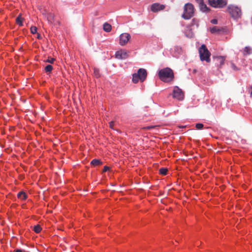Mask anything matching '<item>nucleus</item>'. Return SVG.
<instances>
[{
	"instance_id": "nucleus-1",
	"label": "nucleus",
	"mask_w": 252,
	"mask_h": 252,
	"mask_svg": "<svg viewBox=\"0 0 252 252\" xmlns=\"http://www.w3.org/2000/svg\"><path fill=\"white\" fill-rule=\"evenodd\" d=\"M158 74L159 79L164 82H170L174 78L173 71L168 67L159 70Z\"/></svg>"
},
{
	"instance_id": "nucleus-2",
	"label": "nucleus",
	"mask_w": 252,
	"mask_h": 252,
	"mask_svg": "<svg viewBox=\"0 0 252 252\" xmlns=\"http://www.w3.org/2000/svg\"><path fill=\"white\" fill-rule=\"evenodd\" d=\"M194 14L193 5L190 3H188L185 5L184 13L182 17L185 19H189Z\"/></svg>"
},
{
	"instance_id": "nucleus-3",
	"label": "nucleus",
	"mask_w": 252,
	"mask_h": 252,
	"mask_svg": "<svg viewBox=\"0 0 252 252\" xmlns=\"http://www.w3.org/2000/svg\"><path fill=\"white\" fill-rule=\"evenodd\" d=\"M228 11L231 17L234 19L240 18L241 16V10L238 6L233 5H229Z\"/></svg>"
},
{
	"instance_id": "nucleus-4",
	"label": "nucleus",
	"mask_w": 252,
	"mask_h": 252,
	"mask_svg": "<svg viewBox=\"0 0 252 252\" xmlns=\"http://www.w3.org/2000/svg\"><path fill=\"white\" fill-rule=\"evenodd\" d=\"M200 58L201 61H205L209 62L210 61V53L205 45H202L199 49Z\"/></svg>"
},
{
	"instance_id": "nucleus-5",
	"label": "nucleus",
	"mask_w": 252,
	"mask_h": 252,
	"mask_svg": "<svg viewBox=\"0 0 252 252\" xmlns=\"http://www.w3.org/2000/svg\"><path fill=\"white\" fill-rule=\"evenodd\" d=\"M173 97L179 100H182L184 98V94L182 90L177 86H175L173 90Z\"/></svg>"
},
{
	"instance_id": "nucleus-6",
	"label": "nucleus",
	"mask_w": 252,
	"mask_h": 252,
	"mask_svg": "<svg viewBox=\"0 0 252 252\" xmlns=\"http://www.w3.org/2000/svg\"><path fill=\"white\" fill-rule=\"evenodd\" d=\"M208 1L211 6L216 8H221L226 4V2L224 0H208Z\"/></svg>"
},
{
	"instance_id": "nucleus-7",
	"label": "nucleus",
	"mask_w": 252,
	"mask_h": 252,
	"mask_svg": "<svg viewBox=\"0 0 252 252\" xmlns=\"http://www.w3.org/2000/svg\"><path fill=\"white\" fill-rule=\"evenodd\" d=\"M128 56V52L123 49L118 50L115 53L116 58L119 60H125L127 59Z\"/></svg>"
},
{
	"instance_id": "nucleus-8",
	"label": "nucleus",
	"mask_w": 252,
	"mask_h": 252,
	"mask_svg": "<svg viewBox=\"0 0 252 252\" xmlns=\"http://www.w3.org/2000/svg\"><path fill=\"white\" fill-rule=\"evenodd\" d=\"M130 35L127 33H123L120 36V44L121 45H125L130 38Z\"/></svg>"
},
{
	"instance_id": "nucleus-9",
	"label": "nucleus",
	"mask_w": 252,
	"mask_h": 252,
	"mask_svg": "<svg viewBox=\"0 0 252 252\" xmlns=\"http://www.w3.org/2000/svg\"><path fill=\"white\" fill-rule=\"evenodd\" d=\"M216 64L219 67H221L224 64L225 60V57L223 56H216L214 57Z\"/></svg>"
},
{
	"instance_id": "nucleus-10",
	"label": "nucleus",
	"mask_w": 252,
	"mask_h": 252,
	"mask_svg": "<svg viewBox=\"0 0 252 252\" xmlns=\"http://www.w3.org/2000/svg\"><path fill=\"white\" fill-rule=\"evenodd\" d=\"M137 74L139 75L140 80L143 82L146 78L147 73L146 69L144 68H140L138 69Z\"/></svg>"
},
{
	"instance_id": "nucleus-11",
	"label": "nucleus",
	"mask_w": 252,
	"mask_h": 252,
	"mask_svg": "<svg viewBox=\"0 0 252 252\" xmlns=\"http://www.w3.org/2000/svg\"><path fill=\"white\" fill-rule=\"evenodd\" d=\"M164 7L165 6L163 5L155 3L152 5L151 10L153 12H157L159 10L163 9Z\"/></svg>"
},
{
	"instance_id": "nucleus-12",
	"label": "nucleus",
	"mask_w": 252,
	"mask_h": 252,
	"mask_svg": "<svg viewBox=\"0 0 252 252\" xmlns=\"http://www.w3.org/2000/svg\"><path fill=\"white\" fill-rule=\"evenodd\" d=\"M252 54V48L250 46H246L243 50L244 55H248Z\"/></svg>"
},
{
	"instance_id": "nucleus-13",
	"label": "nucleus",
	"mask_w": 252,
	"mask_h": 252,
	"mask_svg": "<svg viewBox=\"0 0 252 252\" xmlns=\"http://www.w3.org/2000/svg\"><path fill=\"white\" fill-rule=\"evenodd\" d=\"M103 30L106 32H110L112 29V26L110 24L105 23L103 25Z\"/></svg>"
},
{
	"instance_id": "nucleus-14",
	"label": "nucleus",
	"mask_w": 252,
	"mask_h": 252,
	"mask_svg": "<svg viewBox=\"0 0 252 252\" xmlns=\"http://www.w3.org/2000/svg\"><path fill=\"white\" fill-rule=\"evenodd\" d=\"M17 196L18 198H20L22 200H25L27 198V195L25 192L23 191L19 192L17 194Z\"/></svg>"
},
{
	"instance_id": "nucleus-15",
	"label": "nucleus",
	"mask_w": 252,
	"mask_h": 252,
	"mask_svg": "<svg viewBox=\"0 0 252 252\" xmlns=\"http://www.w3.org/2000/svg\"><path fill=\"white\" fill-rule=\"evenodd\" d=\"M23 18L22 17L21 15L20 14L16 19V23L20 26H23Z\"/></svg>"
},
{
	"instance_id": "nucleus-16",
	"label": "nucleus",
	"mask_w": 252,
	"mask_h": 252,
	"mask_svg": "<svg viewBox=\"0 0 252 252\" xmlns=\"http://www.w3.org/2000/svg\"><path fill=\"white\" fill-rule=\"evenodd\" d=\"M140 80L139 75L137 73H134L132 75V81L134 83H137Z\"/></svg>"
},
{
	"instance_id": "nucleus-17",
	"label": "nucleus",
	"mask_w": 252,
	"mask_h": 252,
	"mask_svg": "<svg viewBox=\"0 0 252 252\" xmlns=\"http://www.w3.org/2000/svg\"><path fill=\"white\" fill-rule=\"evenodd\" d=\"M186 36L189 38H191L193 36V33L191 30L188 29L185 32Z\"/></svg>"
},
{
	"instance_id": "nucleus-18",
	"label": "nucleus",
	"mask_w": 252,
	"mask_h": 252,
	"mask_svg": "<svg viewBox=\"0 0 252 252\" xmlns=\"http://www.w3.org/2000/svg\"><path fill=\"white\" fill-rule=\"evenodd\" d=\"M200 10L203 12H207L208 10V8L204 2L201 4L199 6Z\"/></svg>"
},
{
	"instance_id": "nucleus-19",
	"label": "nucleus",
	"mask_w": 252,
	"mask_h": 252,
	"mask_svg": "<svg viewBox=\"0 0 252 252\" xmlns=\"http://www.w3.org/2000/svg\"><path fill=\"white\" fill-rule=\"evenodd\" d=\"M55 16L53 14L51 13H49L48 14L47 16V19L48 21L50 22L51 23H52L54 21Z\"/></svg>"
},
{
	"instance_id": "nucleus-20",
	"label": "nucleus",
	"mask_w": 252,
	"mask_h": 252,
	"mask_svg": "<svg viewBox=\"0 0 252 252\" xmlns=\"http://www.w3.org/2000/svg\"><path fill=\"white\" fill-rule=\"evenodd\" d=\"M220 31V30L219 28L216 26H214L212 28L210 29V32L212 33H215L218 32Z\"/></svg>"
},
{
	"instance_id": "nucleus-21",
	"label": "nucleus",
	"mask_w": 252,
	"mask_h": 252,
	"mask_svg": "<svg viewBox=\"0 0 252 252\" xmlns=\"http://www.w3.org/2000/svg\"><path fill=\"white\" fill-rule=\"evenodd\" d=\"M41 230V228L39 225H36L33 227V230L37 233L40 232Z\"/></svg>"
},
{
	"instance_id": "nucleus-22",
	"label": "nucleus",
	"mask_w": 252,
	"mask_h": 252,
	"mask_svg": "<svg viewBox=\"0 0 252 252\" xmlns=\"http://www.w3.org/2000/svg\"><path fill=\"white\" fill-rule=\"evenodd\" d=\"M52 69L53 66L50 64L46 65L45 67V70L46 72H50L52 71Z\"/></svg>"
},
{
	"instance_id": "nucleus-23",
	"label": "nucleus",
	"mask_w": 252,
	"mask_h": 252,
	"mask_svg": "<svg viewBox=\"0 0 252 252\" xmlns=\"http://www.w3.org/2000/svg\"><path fill=\"white\" fill-rule=\"evenodd\" d=\"M159 173L163 175H165L167 173V169L165 168H161L159 169Z\"/></svg>"
},
{
	"instance_id": "nucleus-24",
	"label": "nucleus",
	"mask_w": 252,
	"mask_h": 252,
	"mask_svg": "<svg viewBox=\"0 0 252 252\" xmlns=\"http://www.w3.org/2000/svg\"><path fill=\"white\" fill-rule=\"evenodd\" d=\"M31 32L32 34H35L37 32V28L34 26L31 27Z\"/></svg>"
},
{
	"instance_id": "nucleus-25",
	"label": "nucleus",
	"mask_w": 252,
	"mask_h": 252,
	"mask_svg": "<svg viewBox=\"0 0 252 252\" xmlns=\"http://www.w3.org/2000/svg\"><path fill=\"white\" fill-rule=\"evenodd\" d=\"M204 125L201 123H197L195 125V127L198 129H201L203 127Z\"/></svg>"
},
{
	"instance_id": "nucleus-26",
	"label": "nucleus",
	"mask_w": 252,
	"mask_h": 252,
	"mask_svg": "<svg viewBox=\"0 0 252 252\" xmlns=\"http://www.w3.org/2000/svg\"><path fill=\"white\" fill-rule=\"evenodd\" d=\"M231 67L235 71L239 70V68L235 65L234 63H231Z\"/></svg>"
},
{
	"instance_id": "nucleus-27",
	"label": "nucleus",
	"mask_w": 252,
	"mask_h": 252,
	"mask_svg": "<svg viewBox=\"0 0 252 252\" xmlns=\"http://www.w3.org/2000/svg\"><path fill=\"white\" fill-rule=\"evenodd\" d=\"M115 125V122L114 121H111L109 123V126L111 128L113 129H115L114 128V126Z\"/></svg>"
},
{
	"instance_id": "nucleus-28",
	"label": "nucleus",
	"mask_w": 252,
	"mask_h": 252,
	"mask_svg": "<svg viewBox=\"0 0 252 252\" xmlns=\"http://www.w3.org/2000/svg\"><path fill=\"white\" fill-rule=\"evenodd\" d=\"M102 164V162L98 159H95V166L99 165Z\"/></svg>"
},
{
	"instance_id": "nucleus-29",
	"label": "nucleus",
	"mask_w": 252,
	"mask_h": 252,
	"mask_svg": "<svg viewBox=\"0 0 252 252\" xmlns=\"http://www.w3.org/2000/svg\"><path fill=\"white\" fill-rule=\"evenodd\" d=\"M54 61H55V59L54 58H51L50 59L47 60L46 62L53 63Z\"/></svg>"
},
{
	"instance_id": "nucleus-30",
	"label": "nucleus",
	"mask_w": 252,
	"mask_h": 252,
	"mask_svg": "<svg viewBox=\"0 0 252 252\" xmlns=\"http://www.w3.org/2000/svg\"><path fill=\"white\" fill-rule=\"evenodd\" d=\"M211 22L213 24H218V20L216 19H212L211 21Z\"/></svg>"
},
{
	"instance_id": "nucleus-31",
	"label": "nucleus",
	"mask_w": 252,
	"mask_h": 252,
	"mask_svg": "<svg viewBox=\"0 0 252 252\" xmlns=\"http://www.w3.org/2000/svg\"><path fill=\"white\" fill-rule=\"evenodd\" d=\"M195 1L198 4L199 6L204 2L203 0H195Z\"/></svg>"
},
{
	"instance_id": "nucleus-32",
	"label": "nucleus",
	"mask_w": 252,
	"mask_h": 252,
	"mask_svg": "<svg viewBox=\"0 0 252 252\" xmlns=\"http://www.w3.org/2000/svg\"><path fill=\"white\" fill-rule=\"evenodd\" d=\"M109 169V167L107 166H105L103 169L102 172H106Z\"/></svg>"
},
{
	"instance_id": "nucleus-33",
	"label": "nucleus",
	"mask_w": 252,
	"mask_h": 252,
	"mask_svg": "<svg viewBox=\"0 0 252 252\" xmlns=\"http://www.w3.org/2000/svg\"><path fill=\"white\" fill-rule=\"evenodd\" d=\"M154 127H155L154 126H147L145 128L146 129H151L154 128Z\"/></svg>"
},
{
	"instance_id": "nucleus-34",
	"label": "nucleus",
	"mask_w": 252,
	"mask_h": 252,
	"mask_svg": "<svg viewBox=\"0 0 252 252\" xmlns=\"http://www.w3.org/2000/svg\"><path fill=\"white\" fill-rule=\"evenodd\" d=\"M15 252H23L20 249H17L15 250Z\"/></svg>"
},
{
	"instance_id": "nucleus-35",
	"label": "nucleus",
	"mask_w": 252,
	"mask_h": 252,
	"mask_svg": "<svg viewBox=\"0 0 252 252\" xmlns=\"http://www.w3.org/2000/svg\"><path fill=\"white\" fill-rule=\"evenodd\" d=\"M37 37L38 39H41L42 38V37H41V35L40 34H38Z\"/></svg>"
},
{
	"instance_id": "nucleus-36",
	"label": "nucleus",
	"mask_w": 252,
	"mask_h": 252,
	"mask_svg": "<svg viewBox=\"0 0 252 252\" xmlns=\"http://www.w3.org/2000/svg\"><path fill=\"white\" fill-rule=\"evenodd\" d=\"M91 163L92 164V165H94V159H93L92 160V161L91 162Z\"/></svg>"
},
{
	"instance_id": "nucleus-37",
	"label": "nucleus",
	"mask_w": 252,
	"mask_h": 252,
	"mask_svg": "<svg viewBox=\"0 0 252 252\" xmlns=\"http://www.w3.org/2000/svg\"><path fill=\"white\" fill-rule=\"evenodd\" d=\"M194 22H195V20L194 19L192 20V23H191L192 25H193V24H194Z\"/></svg>"
},
{
	"instance_id": "nucleus-38",
	"label": "nucleus",
	"mask_w": 252,
	"mask_h": 252,
	"mask_svg": "<svg viewBox=\"0 0 252 252\" xmlns=\"http://www.w3.org/2000/svg\"><path fill=\"white\" fill-rule=\"evenodd\" d=\"M95 77H97V74H96L97 70L96 69H95Z\"/></svg>"
},
{
	"instance_id": "nucleus-39",
	"label": "nucleus",
	"mask_w": 252,
	"mask_h": 252,
	"mask_svg": "<svg viewBox=\"0 0 252 252\" xmlns=\"http://www.w3.org/2000/svg\"><path fill=\"white\" fill-rule=\"evenodd\" d=\"M185 127L184 126H180V127L183 128V127Z\"/></svg>"
}]
</instances>
